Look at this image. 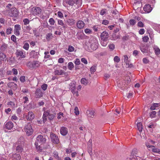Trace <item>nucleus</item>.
Wrapping results in <instances>:
<instances>
[{
  "label": "nucleus",
  "mask_w": 160,
  "mask_h": 160,
  "mask_svg": "<svg viewBox=\"0 0 160 160\" xmlns=\"http://www.w3.org/2000/svg\"><path fill=\"white\" fill-rule=\"evenodd\" d=\"M74 112L75 114L78 115L79 114V111L77 107H75L74 108Z\"/></svg>",
  "instance_id": "nucleus-50"
},
{
  "label": "nucleus",
  "mask_w": 160,
  "mask_h": 160,
  "mask_svg": "<svg viewBox=\"0 0 160 160\" xmlns=\"http://www.w3.org/2000/svg\"><path fill=\"white\" fill-rule=\"evenodd\" d=\"M54 73L56 75H60L63 74L64 73V72L62 69L56 70L54 71Z\"/></svg>",
  "instance_id": "nucleus-24"
},
{
  "label": "nucleus",
  "mask_w": 160,
  "mask_h": 160,
  "mask_svg": "<svg viewBox=\"0 0 160 160\" xmlns=\"http://www.w3.org/2000/svg\"><path fill=\"white\" fill-rule=\"evenodd\" d=\"M122 60V62H124L126 64H128L129 60L127 55H124L123 56Z\"/></svg>",
  "instance_id": "nucleus-26"
},
{
  "label": "nucleus",
  "mask_w": 160,
  "mask_h": 160,
  "mask_svg": "<svg viewBox=\"0 0 160 160\" xmlns=\"http://www.w3.org/2000/svg\"><path fill=\"white\" fill-rule=\"evenodd\" d=\"M52 156L58 160H61V158L59 157L57 152L54 151L52 153Z\"/></svg>",
  "instance_id": "nucleus-30"
},
{
  "label": "nucleus",
  "mask_w": 160,
  "mask_h": 160,
  "mask_svg": "<svg viewBox=\"0 0 160 160\" xmlns=\"http://www.w3.org/2000/svg\"><path fill=\"white\" fill-rule=\"evenodd\" d=\"M82 4V0H63V4L65 6L68 5L74 6L76 8H78Z\"/></svg>",
  "instance_id": "nucleus-1"
},
{
  "label": "nucleus",
  "mask_w": 160,
  "mask_h": 160,
  "mask_svg": "<svg viewBox=\"0 0 160 160\" xmlns=\"http://www.w3.org/2000/svg\"><path fill=\"white\" fill-rule=\"evenodd\" d=\"M24 28L25 29H24L25 30L26 32H29L30 30L31 29V28L29 26H27L26 27H24Z\"/></svg>",
  "instance_id": "nucleus-45"
},
{
  "label": "nucleus",
  "mask_w": 160,
  "mask_h": 160,
  "mask_svg": "<svg viewBox=\"0 0 160 160\" xmlns=\"http://www.w3.org/2000/svg\"><path fill=\"white\" fill-rule=\"evenodd\" d=\"M84 32L85 33L87 34H91L92 32V30L89 28L86 29L84 30Z\"/></svg>",
  "instance_id": "nucleus-48"
},
{
  "label": "nucleus",
  "mask_w": 160,
  "mask_h": 160,
  "mask_svg": "<svg viewBox=\"0 0 160 160\" xmlns=\"http://www.w3.org/2000/svg\"><path fill=\"white\" fill-rule=\"evenodd\" d=\"M153 48L155 51L156 54L159 55L160 54V49L157 46H154Z\"/></svg>",
  "instance_id": "nucleus-32"
},
{
  "label": "nucleus",
  "mask_w": 160,
  "mask_h": 160,
  "mask_svg": "<svg viewBox=\"0 0 160 160\" xmlns=\"http://www.w3.org/2000/svg\"><path fill=\"white\" fill-rule=\"evenodd\" d=\"M74 63L76 65H79L80 64V61L79 59L76 58L74 61Z\"/></svg>",
  "instance_id": "nucleus-54"
},
{
  "label": "nucleus",
  "mask_w": 160,
  "mask_h": 160,
  "mask_svg": "<svg viewBox=\"0 0 160 160\" xmlns=\"http://www.w3.org/2000/svg\"><path fill=\"white\" fill-rule=\"evenodd\" d=\"M108 42V40H101V45L103 47H105L107 44V43Z\"/></svg>",
  "instance_id": "nucleus-35"
},
{
  "label": "nucleus",
  "mask_w": 160,
  "mask_h": 160,
  "mask_svg": "<svg viewBox=\"0 0 160 160\" xmlns=\"http://www.w3.org/2000/svg\"><path fill=\"white\" fill-rule=\"evenodd\" d=\"M7 44L3 43L0 47V50L3 52L7 48Z\"/></svg>",
  "instance_id": "nucleus-29"
},
{
  "label": "nucleus",
  "mask_w": 160,
  "mask_h": 160,
  "mask_svg": "<svg viewBox=\"0 0 160 160\" xmlns=\"http://www.w3.org/2000/svg\"><path fill=\"white\" fill-rule=\"evenodd\" d=\"M29 44L28 43L26 42L24 44L23 46V48L25 50H28L29 49Z\"/></svg>",
  "instance_id": "nucleus-40"
},
{
  "label": "nucleus",
  "mask_w": 160,
  "mask_h": 160,
  "mask_svg": "<svg viewBox=\"0 0 160 160\" xmlns=\"http://www.w3.org/2000/svg\"><path fill=\"white\" fill-rule=\"evenodd\" d=\"M17 57H19L20 59L26 57V54L24 51L22 50H17L16 52Z\"/></svg>",
  "instance_id": "nucleus-8"
},
{
  "label": "nucleus",
  "mask_w": 160,
  "mask_h": 160,
  "mask_svg": "<svg viewBox=\"0 0 160 160\" xmlns=\"http://www.w3.org/2000/svg\"><path fill=\"white\" fill-rule=\"evenodd\" d=\"M143 10L146 12L149 13L152 11V8L149 4H146L144 7Z\"/></svg>",
  "instance_id": "nucleus-16"
},
{
  "label": "nucleus",
  "mask_w": 160,
  "mask_h": 160,
  "mask_svg": "<svg viewBox=\"0 0 160 160\" xmlns=\"http://www.w3.org/2000/svg\"><path fill=\"white\" fill-rule=\"evenodd\" d=\"M115 62L118 63L120 61V58L118 56H115L113 59Z\"/></svg>",
  "instance_id": "nucleus-43"
},
{
  "label": "nucleus",
  "mask_w": 160,
  "mask_h": 160,
  "mask_svg": "<svg viewBox=\"0 0 160 160\" xmlns=\"http://www.w3.org/2000/svg\"><path fill=\"white\" fill-rule=\"evenodd\" d=\"M70 88L71 90V91H72L73 90H74L76 89V87L75 82H73L70 83L69 84Z\"/></svg>",
  "instance_id": "nucleus-28"
},
{
  "label": "nucleus",
  "mask_w": 160,
  "mask_h": 160,
  "mask_svg": "<svg viewBox=\"0 0 160 160\" xmlns=\"http://www.w3.org/2000/svg\"><path fill=\"white\" fill-rule=\"evenodd\" d=\"M77 37L78 39H83L85 37V35L83 32H78L77 35Z\"/></svg>",
  "instance_id": "nucleus-23"
},
{
  "label": "nucleus",
  "mask_w": 160,
  "mask_h": 160,
  "mask_svg": "<svg viewBox=\"0 0 160 160\" xmlns=\"http://www.w3.org/2000/svg\"><path fill=\"white\" fill-rule=\"evenodd\" d=\"M41 12V9L40 8L34 7L32 8V13L34 15L39 14Z\"/></svg>",
  "instance_id": "nucleus-11"
},
{
  "label": "nucleus",
  "mask_w": 160,
  "mask_h": 160,
  "mask_svg": "<svg viewBox=\"0 0 160 160\" xmlns=\"http://www.w3.org/2000/svg\"><path fill=\"white\" fill-rule=\"evenodd\" d=\"M86 114L88 117L93 118L94 116V112L92 110H89L87 111Z\"/></svg>",
  "instance_id": "nucleus-19"
},
{
  "label": "nucleus",
  "mask_w": 160,
  "mask_h": 160,
  "mask_svg": "<svg viewBox=\"0 0 160 160\" xmlns=\"http://www.w3.org/2000/svg\"><path fill=\"white\" fill-rule=\"evenodd\" d=\"M13 160H20L21 157L19 154H15L13 155Z\"/></svg>",
  "instance_id": "nucleus-34"
},
{
  "label": "nucleus",
  "mask_w": 160,
  "mask_h": 160,
  "mask_svg": "<svg viewBox=\"0 0 160 160\" xmlns=\"http://www.w3.org/2000/svg\"><path fill=\"white\" fill-rule=\"evenodd\" d=\"M49 22L50 25H54L55 23V21L53 18H51L49 19Z\"/></svg>",
  "instance_id": "nucleus-49"
},
{
  "label": "nucleus",
  "mask_w": 160,
  "mask_h": 160,
  "mask_svg": "<svg viewBox=\"0 0 160 160\" xmlns=\"http://www.w3.org/2000/svg\"><path fill=\"white\" fill-rule=\"evenodd\" d=\"M21 30L20 25L19 24L15 25L14 26V34L17 36H18L20 35V31Z\"/></svg>",
  "instance_id": "nucleus-10"
},
{
  "label": "nucleus",
  "mask_w": 160,
  "mask_h": 160,
  "mask_svg": "<svg viewBox=\"0 0 160 160\" xmlns=\"http://www.w3.org/2000/svg\"><path fill=\"white\" fill-rule=\"evenodd\" d=\"M55 115V113L54 112H52L50 109L47 110L44 112L43 119V122H45L48 118L49 120H52L54 118Z\"/></svg>",
  "instance_id": "nucleus-2"
},
{
  "label": "nucleus",
  "mask_w": 160,
  "mask_h": 160,
  "mask_svg": "<svg viewBox=\"0 0 160 160\" xmlns=\"http://www.w3.org/2000/svg\"><path fill=\"white\" fill-rule=\"evenodd\" d=\"M108 33L107 32H103L101 34V40H108Z\"/></svg>",
  "instance_id": "nucleus-12"
},
{
  "label": "nucleus",
  "mask_w": 160,
  "mask_h": 160,
  "mask_svg": "<svg viewBox=\"0 0 160 160\" xmlns=\"http://www.w3.org/2000/svg\"><path fill=\"white\" fill-rule=\"evenodd\" d=\"M14 85L17 86V85L15 83L13 82H9L8 84V86L9 87H11L12 86Z\"/></svg>",
  "instance_id": "nucleus-60"
},
{
  "label": "nucleus",
  "mask_w": 160,
  "mask_h": 160,
  "mask_svg": "<svg viewBox=\"0 0 160 160\" xmlns=\"http://www.w3.org/2000/svg\"><path fill=\"white\" fill-rule=\"evenodd\" d=\"M85 25V23L83 21L79 20L77 22V26L79 29L83 28Z\"/></svg>",
  "instance_id": "nucleus-20"
},
{
  "label": "nucleus",
  "mask_w": 160,
  "mask_h": 160,
  "mask_svg": "<svg viewBox=\"0 0 160 160\" xmlns=\"http://www.w3.org/2000/svg\"><path fill=\"white\" fill-rule=\"evenodd\" d=\"M39 144L37 142L35 143V145L37 151L38 152H42V144H40V145H39Z\"/></svg>",
  "instance_id": "nucleus-21"
},
{
  "label": "nucleus",
  "mask_w": 160,
  "mask_h": 160,
  "mask_svg": "<svg viewBox=\"0 0 160 160\" xmlns=\"http://www.w3.org/2000/svg\"><path fill=\"white\" fill-rule=\"evenodd\" d=\"M81 82L82 84H83L84 85H86L88 83V80L85 78H82L81 79Z\"/></svg>",
  "instance_id": "nucleus-31"
},
{
  "label": "nucleus",
  "mask_w": 160,
  "mask_h": 160,
  "mask_svg": "<svg viewBox=\"0 0 160 160\" xmlns=\"http://www.w3.org/2000/svg\"><path fill=\"white\" fill-rule=\"evenodd\" d=\"M23 22H24V24L26 25L29 23V21L28 18L24 19L23 20Z\"/></svg>",
  "instance_id": "nucleus-62"
},
{
  "label": "nucleus",
  "mask_w": 160,
  "mask_h": 160,
  "mask_svg": "<svg viewBox=\"0 0 160 160\" xmlns=\"http://www.w3.org/2000/svg\"><path fill=\"white\" fill-rule=\"evenodd\" d=\"M96 70V67L95 65H93L90 69V71L91 73L92 74L94 72H95Z\"/></svg>",
  "instance_id": "nucleus-41"
},
{
  "label": "nucleus",
  "mask_w": 160,
  "mask_h": 160,
  "mask_svg": "<svg viewBox=\"0 0 160 160\" xmlns=\"http://www.w3.org/2000/svg\"><path fill=\"white\" fill-rule=\"evenodd\" d=\"M39 55V53L38 52H36L35 51L32 50L30 52V56L31 57L33 58H37Z\"/></svg>",
  "instance_id": "nucleus-17"
},
{
  "label": "nucleus",
  "mask_w": 160,
  "mask_h": 160,
  "mask_svg": "<svg viewBox=\"0 0 160 160\" xmlns=\"http://www.w3.org/2000/svg\"><path fill=\"white\" fill-rule=\"evenodd\" d=\"M25 132H26V134L28 136L32 135L33 132V129L32 128L31 124L28 123L25 126L24 128Z\"/></svg>",
  "instance_id": "nucleus-5"
},
{
  "label": "nucleus",
  "mask_w": 160,
  "mask_h": 160,
  "mask_svg": "<svg viewBox=\"0 0 160 160\" xmlns=\"http://www.w3.org/2000/svg\"><path fill=\"white\" fill-rule=\"evenodd\" d=\"M7 59V57L6 54L0 51V60L3 61H6Z\"/></svg>",
  "instance_id": "nucleus-25"
},
{
  "label": "nucleus",
  "mask_w": 160,
  "mask_h": 160,
  "mask_svg": "<svg viewBox=\"0 0 160 160\" xmlns=\"http://www.w3.org/2000/svg\"><path fill=\"white\" fill-rule=\"evenodd\" d=\"M35 97L36 98H40L42 97L43 94L40 88H37L35 93Z\"/></svg>",
  "instance_id": "nucleus-13"
},
{
  "label": "nucleus",
  "mask_w": 160,
  "mask_h": 160,
  "mask_svg": "<svg viewBox=\"0 0 160 160\" xmlns=\"http://www.w3.org/2000/svg\"><path fill=\"white\" fill-rule=\"evenodd\" d=\"M81 62L85 64H88V61L87 59L85 58H82L81 59Z\"/></svg>",
  "instance_id": "nucleus-63"
},
{
  "label": "nucleus",
  "mask_w": 160,
  "mask_h": 160,
  "mask_svg": "<svg viewBox=\"0 0 160 160\" xmlns=\"http://www.w3.org/2000/svg\"><path fill=\"white\" fill-rule=\"evenodd\" d=\"M149 40V38L148 36H145L142 38V40L144 42H147Z\"/></svg>",
  "instance_id": "nucleus-61"
},
{
  "label": "nucleus",
  "mask_w": 160,
  "mask_h": 160,
  "mask_svg": "<svg viewBox=\"0 0 160 160\" xmlns=\"http://www.w3.org/2000/svg\"><path fill=\"white\" fill-rule=\"evenodd\" d=\"M108 14V11L105 9H103L101 10V15H106Z\"/></svg>",
  "instance_id": "nucleus-36"
},
{
  "label": "nucleus",
  "mask_w": 160,
  "mask_h": 160,
  "mask_svg": "<svg viewBox=\"0 0 160 160\" xmlns=\"http://www.w3.org/2000/svg\"><path fill=\"white\" fill-rule=\"evenodd\" d=\"M72 93L77 97H78L79 95L78 92V91H76V89L74 90H73L71 91Z\"/></svg>",
  "instance_id": "nucleus-59"
},
{
  "label": "nucleus",
  "mask_w": 160,
  "mask_h": 160,
  "mask_svg": "<svg viewBox=\"0 0 160 160\" xmlns=\"http://www.w3.org/2000/svg\"><path fill=\"white\" fill-rule=\"evenodd\" d=\"M4 12L8 13V15L10 17H16L18 15V10L14 7L11 8L8 10H6Z\"/></svg>",
  "instance_id": "nucleus-3"
},
{
  "label": "nucleus",
  "mask_w": 160,
  "mask_h": 160,
  "mask_svg": "<svg viewBox=\"0 0 160 160\" xmlns=\"http://www.w3.org/2000/svg\"><path fill=\"white\" fill-rule=\"evenodd\" d=\"M139 47L141 52L143 53L146 55L148 53V47L146 45L141 43Z\"/></svg>",
  "instance_id": "nucleus-7"
},
{
  "label": "nucleus",
  "mask_w": 160,
  "mask_h": 160,
  "mask_svg": "<svg viewBox=\"0 0 160 160\" xmlns=\"http://www.w3.org/2000/svg\"><path fill=\"white\" fill-rule=\"evenodd\" d=\"M90 43V47L92 50H95L97 48L98 44L96 42L93 41Z\"/></svg>",
  "instance_id": "nucleus-18"
},
{
  "label": "nucleus",
  "mask_w": 160,
  "mask_h": 160,
  "mask_svg": "<svg viewBox=\"0 0 160 160\" xmlns=\"http://www.w3.org/2000/svg\"><path fill=\"white\" fill-rule=\"evenodd\" d=\"M12 28H9L6 30V33L8 35L10 34L11 33L12 31Z\"/></svg>",
  "instance_id": "nucleus-47"
},
{
  "label": "nucleus",
  "mask_w": 160,
  "mask_h": 160,
  "mask_svg": "<svg viewBox=\"0 0 160 160\" xmlns=\"http://www.w3.org/2000/svg\"><path fill=\"white\" fill-rule=\"evenodd\" d=\"M44 58H49L50 55L49 54V52H44Z\"/></svg>",
  "instance_id": "nucleus-55"
},
{
  "label": "nucleus",
  "mask_w": 160,
  "mask_h": 160,
  "mask_svg": "<svg viewBox=\"0 0 160 160\" xmlns=\"http://www.w3.org/2000/svg\"><path fill=\"white\" fill-rule=\"evenodd\" d=\"M66 22L70 26H72L75 23V20L72 19H68L66 20Z\"/></svg>",
  "instance_id": "nucleus-27"
},
{
  "label": "nucleus",
  "mask_w": 160,
  "mask_h": 160,
  "mask_svg": "<svg viewBox=\"0 0 160 160\" xmlns=\"http://www.w3.org/2000/svg\"><path fill=\"white\" fill-rule=\"evenodd\" d=\"M34 117L35 115L32 112H29L26 116V119L28 120L31 121L34 118Z\"/></svg>",
  "instance_id": "nucleus-14"
},
{
  "label": "nucleus",
  "mask_w": 160,
  "mask_h": 160,
  "mask_svg": "<svg viewBox=\"0 0 160 160\" xmlns=\"http://www.w3.org/2000/svg\"><path fill=\"white\" fill-rule=\"evenodd\" d=\"M36 139L35 142H37L38 143L41 144V145L45 143L46 140V139L41 135H38Z\"/></svg>",
  "instance_id": "nucleus-6"
},
{
  "label": "nucleus",
  "mask_w": 160,
  "mask_h": 160,
  "mask_svg": "<svg viewBox=\"0 0 160 160\" xmlns=\"http://www.w3.org/2000/svg\"><path fill=\"white\" fill-rule=\"evenodd\" d=\"M108 47L110 49L113 50L115 48V45L113 44H110L109 45Z\"/></svg>",
  "instance_id": "nucleus-58"
},
{
  "label": "nucleus",
  "mask_w": 160,
  "mask_h": 160,
  "mask_svg": "<svg viewBox=\"0 0 160 160\" xmlns=\"http://www.w3.org/2000/svg\"><path fill=\"white\" fill-rule=\"evenodd\" d=\"M13 127V123L11 122H8L6 123L5 127L8 130L11 129Z\"/></svg>",
  "instance_id": "nucleus-22"
},
{
  "label": "nucleus",
  "mask_w": 160,
  "mask_h": 160,
  "mask_svg": "<svg viewBox=\"0 0 160 160\" xmlns=\"http://www.w3.org/2000/svg\"><path fill=\"white\" fill-rule=\"evenodd\" d=\"M8 105L10 107L12 108H14L15 107V104L14 102L12 101H10L8 103Z\"/></svg>",
  "instance_id": "nucleus-39"
},
{
  "label": "nucleus",
  "mask_w": 160,
  "mask_h": 160,
  "mask_svg": "<svg viewBox=\"0 0 160 160\" xmlns=\"http://www.w3.org/2000/svg\"><path fill=\"white\" fill-rule=\"evenodd\" d=\"M60 132L63 136H65L67 135L68 132L67 128L64 127H62L60 130Z\"/></svg>",
  "instance_id": "nucleus-15"
},
{
  "label": "nucleus",
  "mask_w": 160,
  "mask_h": 160,
  "mask_svg": "<svg viewBox=\"0 0 160 160\" xmlns=\"http://www.w3.org/2000/svg\"><path fill=\"white\" fill-rule=\"evenodd\" d=\"M40 64L41 63L38 61H33L27 63V66L30 69H34L38 67Z\"/></svg>",
  "instance_id": "nucleus-4"
},
{
  "label": "nucleus",
  "mask_w": 160,
  "mask_h": 160,
  "mask_svg": "<svg viewBox=\"0 0 160 160\" xmlns=\"http://www.w3.org/2000/svg\"><path fill=\"white\" fill-rule=\"evenodd\" d=\"M68 68L70 70H72L74 68V65L72 62H70L68 63Z\"/></svg>",
  "instance_id": "nucleus-38"
},
{
  "label": "nucleus",
  "mask_w": 160,
  "mask_h": 160,
  "mask_svg": "<svg viewBox=\"0 0 160 160\" xmlns=\"http://www.w3.org/2000/svg\"><path fill=\"white\" fill-rule=\"evenodd\" d=\"M16 150V151H17L18 152H20L22 151V148L21 146L19 145L17 146V147Z\"/></svg>",
  "instance_id": "nucleus-52"
},
{
  "label": "nucleus",
  "mask_w": 160,
  "mask_h": 160,
  "mask_svg": "<svg viewBox=\"0 0 160 160\" xmlns=\"http://www.w3.org/2000/svg\"><path fill=\"white\" fill-rule=\"evenodd\" d=\"M74 48L73 46L71 45H69L68 46V50L69 52H72L74 51Z\"/></svg>",
  "instance_id": "nucleus-53"
},
{
  "label": "nucleus",
  "mask_w": 160,
  "mask_h": 160,
  "mask_svg": "<svg viewBox=\"0 0 160 160\" xmlns=\"http://www.w3.org/2000/svg\"><path fill=\"white\" fill-rule=\"evenodd\" d=\"M152 151L153 152H157L158 153H160V150H159L158 149L155 148H153L152 150Z\"/></svg>",
  "instance_id": "nucleus-56"
},
{
  "label": "nucleus",
  "mask_w": 160,
  "mask_h": 160,
  "mask_svg": "<svg viewBox=\"0 0 160 160\" xmlns=\"http://www.w3.org/2000/svg\"><path fill=\"white\" fill-rule=\"evenodd\" d=\"M51 139L52 142L56 144L59 143V140L58 137L53 133H51L50 134Z\"/></svg>",
  "instance_id": "nucleus-9"
},
{
  "label": "nucleus",
  "mask_w": 160,
  "mask_h": 160,
  "mask_svg": "<svg viewBox=\"0 0 160 160\" xmlns=\"http://www.w3.org/2000/svg\"><path fill=\"white\" fill-rule=\"evenodd\" d=\"M136 21L133 19H131L129 20L130 25L132 26H133L136 23Z\"/></svg>",
  "instance_id": "nucleus-44"
},
{
  "label": "nucleus",
  "mask_w": 160,
  "mask_h": 160,
  "mask_svg": "<svg viewBox=\"0 0 160 160\" xmlns=\"http://www.w3.org/2000/svg\"><path fill=\"white\" fill-rule=\"evenodd\" d=\"M137 127L138 131L139 132H141L142 130V126L141 122H139L137 124Z\"/></svg>",
  "instance_id": "nucleus-33"
},
{
  "label": "nucleus",
  "mask_w": 160,
  "mask_h": 160,
  "mask_svg": "<svg viewBox=\"0 0 160 160\" xmlns=\"http://www.w3.org/2000/svg\"><path fill=\"white\" fill-rule=\"evenodd\" d=\"M52 34L51 33H48L46 35V39L48 41H49L52 38Z\"/></svg>",
  "instance_id": "nucleus-42"
},
{
  "label": "nucleus",
  "mask_w": 160,
  "mask_h": 160,
  "mask_svg": "<svg viewBox=\"0 0 160 160\" xmlns=\"http://www.w3.org/2000/svg\"><path fill=\"white\" fill-rule=\"evenodd\" d=\"M156 114V112L155 111H152L151 112L150 114V117L152 118L155 117Z\"/></svg>",
  "instance_id": "nucleus-46"
},
{
  "label": "nucleus",
  "mask_w": 160,
  "mask_h": 160,
  "mask_svg": "<svg viewBox=\"0 0 160 160\" xmlns=\"http://www.w3.org/2000/svg\"><path fill=\"white\" fill-rule=\"evenodd\" d=\"M159 103H154L153 105H152L150 109L151 110H153L156 109V107H159Z\"/></svg>",
  "instance_id": "nucleus-37"
},
{
  "label": "nucleus",
  "mask_w": 160,
  "mask_h": 160,
  "mask_svg": "<svg viewBox=\"0 0 160 160\" xmlns=\"http://www.w3.org/2000/svg\"><path fill=\"white\" fill-rule=\"evenodd\" d=\"M145 32V30L143 28L140 29L139 32V33L140 35H142Z\"/></svg>",
  "instance_id": "nucleus-64"
},
{
  "label": "nucleus",
  "mask_w": 160,
  "mask_h": 160,
  "mask_svg": "<svg viewBox=\"0 0 160 160\" xmlns=\"http://www.w3.org/2000/svg\"><path fill=\"white\" fill-rule=\"evenodd\" d=\"M137 26L140 28H143L144 27V25L143 23L141 21H139L137 24Z\"/></svg>",
  "instance_id": "nucleus-51"
},
{
  "label": "nucleus",
  "mask_w": 160,
  "mask_h": 160,
  "mask_svg": "<svg viewBox=\"0 0 160 160\" xmlns=\"http://www.w3.org/2000/svg\"><path fill=\"white\" fill-rule=\"evenodd\" d=\"M63 113L60 112L58 114L57 118L58 119L61 118L62 117H63Z\"/></svg>",
  "instance_id": "nucleus-57"
}]
</instances>
